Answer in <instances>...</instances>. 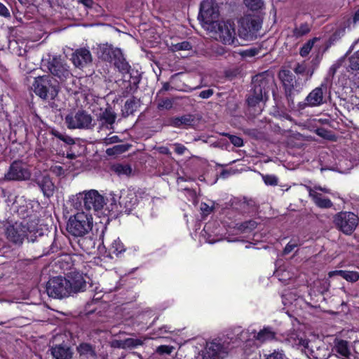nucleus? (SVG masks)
<instances>
[{
    "mask_svg": "<svg viewBox=\"0 0 359 359\" xmlns=\"http://www.w3.org/2000/svg\"><path fill=\"white\" fill-rule=\"evenodd\" d=\"M51 355L55 359H72L73 352L67 346L56 345L50 349Z\"/></svg>",
    "mask_w": 359,
    "mask_h": 359,
    "instance_id": "obj_24",
    "label": "nucleus"
},
{
    "mask_svg": "<svg viewBox=\"0 0 359 359\" xmlns=\"http://www.w3.org/2000/svg\"><path fill=\"white\" fill-rule=\"evenodd\" d=\"M306 71V67L304 64H297L294 69V72L297 74H305Z\"/></svg>",
    "mask_w": 359,
    "mask_h": 359,
    "instance_id": "obj_53",
    "label": "nucleus"
},
{
    "mask_svg": "<svg viewBox=\"0 0 359 359\" xmlns=\"http://www.w3.org/2000/svg\"><path fill=\"white\" fill-rule=\"evenodd\" d=\"M175 151L179 154L182 155L185 153L186 151H187V149L186 147H184L183 144L175 143L173 144Z\"/></svg>",
    "mask_w": 359,
    "mask_h": 359,
    "instance_id": "obj_50",
    "label": "nucleus"
},
{
    "mask_svg": "<svg viewBox=\"0 0 359 359\" xmlns=\"http://www.w3.org/2000/svg\"><path fill=\"white\" fill-rule=\"evenodd\" d=\"M335 275L340 276L346 280L352 283L356 282L359 279V273L357 271L339 270L330 271L328 273L329 277H332Z\"/></svg>",
    "mask_w": 359,
    "mask_h": 359,
    "instance_id": "obj_28",
    "label": "nucleus"
},
{
    "mask_svg": "<svg viewBox=\"0 0 359 359\" xmlns=\"http://www.w3.org/2000/svg\"><path fill=\"white\" fill-rule=\"evenodd\" d=\"M198 18L203 22V26L207 29L217 21L219 10L215 0H205L201 3Z\"/></svg>",
    "mask_w": 359,
    "mask_h": 359,
    "instance_id": "obj_10",
    "label": "nucleus"
},
{
    "mask_svg": "<svg viewBox=\"0 0 359 359\" xmlns=\"http://www.w3.org/2000/svg\"><path fill=\"white\" fill-rule=\"evenodd\" d=\"M124 348H132L140 346L143 341L140 339L128 338L123 340Z\"/></svg>",
    "mask_w": 359,
    "mask_h": 359,
    "instance_id": "obj_39",
    "label": "nucleus"
},
{
    "mask_svg": "<svg viewBox=\"0 0 359 359\" xmlns=\"http://www.w3.org/2000/svg\"><path fill=\"white\" fill-rule=\"evenodd\" d=\"M244 2L246 6L253 11L261 9L264 6L262 0H244Z\"/></svg>",
    "mask_w": 359,
    "mask_h": 359,
    "instance_id": "obj_40",
    "label": "nucleus"
},
{
    "mask_svg": "<svg viewBox=\"0 0 359 359\" xmlns=\"http://www.w3.org/2000/svg\"><path fill=\"white\" fill-rule=\"evenodd\" d=\"M348 68L352 70H359V50L348 58Z\"/></svg>",
    "mask_w": 359,
    "mask_h": 359,
    "instance_id": "obj_36",
    "label": "nucleus"
},
{
    "mask_svg": "<svg viewBox=\"0 0 359 359\" xmlns=\"http://www.w3.org/2000/svg\"><path fill=\"white\" fill-rule=\"evenodd\" d=\"M31 172L26 163L20 161H14L5 173V181H22L29 180Z\"/></svg>",
    "mask_w": 359,
    "mask_h": 359,
    "instance_id": "obj_12",
    "label": "nucleus"
},
{
    "mask_svg": "<svg viewBox=\"0 0 359 359\" xmlns=\"http://www.w3.org/2000/svg\"><path fill=\"white\" fill-rule=\"evenodd\" d=\"M257 53V50L256 49L250 48L248 50H245L244 51H242L240 53V55L243 57H251L253 56H255Z\"/></svg>",
    "mask_w": 359,
    "mask_h": 359,
    "instance_id": "obj_49",
    "label": "nucleus"
},
{
    "mask_svg": "<svg viewBox=\"0 0 359 359\" xmlns=\"http://www.w3.org/2000/svg\"><path fill=\"white\" fill-rule=\"evenodd\" d=\"M69 283L66 278L57 276L50 278L46 284V292L49 297L62 299L70 295Z\"/></svg>",
    "mask_w": 359,
    "mask_h": 359,
    "instance_id": "obj_9",
    "label": "nucleus"
},
{
    "mask_svg": "<svg viewBox=\"0 0 359 359\" xmlns=\"http://www.w3.org/2000/svg\"><path fill=\"white\" fill-rule=\"evenodd\" d=\"M276 335L275 331L271 327H265L255 337L257 341L264 343L275 339Z\"/></svg>",
    "mask_w": 359,
    "mask_h": 359,
    "instance_id": "obj_27",
    "label": "nucleus"
},
{
    "mask_svg": "<svg viewBox=\"0 0 359 359\" xmlns=\"http://www.w3.org/2000/svg\"><path fill=\"white\" fill-rule=\"evenodd\" d=\"M314 40L315 39L309 40L301 48L299 51L301 56L306 57L309 55V53L311 50L312 47L313 46Z\"/></svg>",
    "mask_w": 359,
    "mask_h": 359,
    "instance_id": "obj_42",
    "label": "nucleus"
},
{
    "mask_svg": "<svg viewBox=\"0 0 359 359\" xmlns=\"http://www.w3.org/2000/svg\"><path fill=\"white\" fill-rule=\"evenodd\" d=\"M286 341L292 346L302 348V350L304 349L306 355L318 358V356L315 355L313 346L311 345V342L309 340L299 337L297 334L294 332L291 333L288 335Z\"/></svg>",
    "mask_w": 359,
    "mask_h": 359,
    "instance_id": "obj_17",
    "label": "nucleus"
},
{
    "mask_svg": "<svg viewBox=\"0 0 359 359\" xmlns=\"http://www.w3.org/2000/svg\"><path fill=\"white\" fill-rule=\"evenodd\" d=\"M208 30L212 33V37L225 45L236 46L238 43L234 25L229 21H217Z\"/></svg>",
    "mask_w": 359,
    "mask_h": 359,
    "instance_id": "obj_2",
    "label": "nucleus"
},
{
    "mask_svg": "<svg viewBox=\"0 0 359 359\" xmlns=\"http://www.w3.org/2000/svg\"><path fill=\"white\" fill-rule=\"evenodd\" d=\"M332 351L338 353L339 358H344L351 355V350L348 341L343 339H335Z\"/></svg>",
    "mask_w": 359,
    "mask_h": 359,
    "instance_id": "obj_25",
    "label": "nucleus"
},
{
    "mask_svg": "<svg viewBox=\"0 0 359 359\" xmlns=\"http://www.w3.org/2000/svg\"><path fill=\"white\" fill-rule=\"evenodd\" d=\"M230 142L236 147H241L243 144L242 138L236 135H229Z\"/></svg>",
    "mask_w": 359,
    "mask_h": 359,
    "instance_id": "obj_48",
    "label": "nucleus"
},
{
    "mask_svg": "<svg viewBox=\"0 0 359 359\" xmlns=\"http://www.w3.org/2000/svg\"><path fill=\"white\" fill-rule=\"evenodd\" d=\"M100 120L102 121V125L112 126L115 122L116 115L110 108H107L100 115Z\"/></svg>",
    "mask_w": 359,
    "mask_h": 359,
    "instance_id": "obj_29",
    "label": "nucleus"
},
{
    "mask_svg": "<svg viewBox=\"0 0 359 359\" xmlns=\"http://www.w3.org/2000/svg\"><path fill=\"white\" fill-rule=\"evenodd\" d=\"M51 133L55 137L60 139V140L63 141L64 142H65L68 144H73L74 143V140L71 137H69L58 130H52Z\"/></svg>",
    "mask_w": 359,
    "mask_h": 359,
    "instance_id": "obj_38",
    "label": "nucleus"
},
{
    "mask_svg": "<svg viewBox=\"0 0 359 359\" xmlns=\"http://www.w3.org/2000/svg\"><path fill=\"white\" fill-rule=\"evenodd\" d=\"M106 50L107 51V54L109 55V57L114 60L115 67L122 74H126L129 72L130 66L124 58L123 53L121 50V49H113L112 48L109 47L106 48Z\"/></svg>",
    "mask_w": 359,
    "mask_h": 359,
    "instance_id": "obj_18",
    "label": "nucleus"
},
{
    "mask_svg": "<svg viewBox=\"0 0 359 359\" xmlns=\"http://www.w3.org/2000/svg\"><path fill=\"white\" fill-rule=\"evenodd\" d=\"M135 104V101L133 100H127L126 104H125V107L129 110L130 109L131 111L133 110V107L134 105Z\"/></svg>",
    "mask_w": 359,
    "mask_h": 359,
    "instance_id": "obj_59",
    "label": "nucleus"
},
{
    "mask_svg": "<svg viewBox=\"0 0 359 359\" xmlns=\"http://www.w3.org/2000/svg\"><path fill=\"white\" fill-rule=\"evenodd\" d=\"M309 196L311 197L315 204L320 208H330L333 205L332 202L327 198L324 197L322 194L307 187Z\"/></svg>",
    "mask_w": 359,
    "mask_h": 359,
    "instance_id": "obj_22",
    "label": "nucleus"
},
{
    "mask_svg": "<svg viewBox=\"0 0 359 359\" xmlns=\"http://www.w3.org/2000/svg\"><path fill=\"white\" fill-rule=\"evenodd\" d=\"M333 222L343 233L351 235L358 225L359 217L352 212L343 211L334 216Z\"/></svg>",
    "mask_w": 359,
    "mask_h": 359,
    "instance_id": "obj_4",
    "label": "nucleus"
},
{
    "mask_svg": "<svg viewBox=\"0 0 359 359\" xmlns=\"http://www.w3.org/2000/svg\"><path fill=\"white\" fill-rule=\"evenodd\" d=\"M50 171L57 176H60L64 174L65 170L60 165H54L50 168Z\"/></svg>",
    "mask_w": 359,
    "mask_h": 359,
    "instance_id": "obj_52",
    "label": "nucleus"
},
{
    "mask_svg": "<svg viewBox=\"0 0 359 359\" xmlns=\"http://www.w3.org/2000/svg\"><path fill=\"white\" fill-rule=\"evenodd\" d=\"M194 122V116L192 115L187 114L182 116L171 118L168 121V124L176 128H187V127L192 126Z\"/></svg>",
    "mask_w": 359,
    "mask_h": 359,
    "instance_id": "obj_23",
    "label": "nucleus"
},
{
    "mask_svg": "<svg viewBox=\"0 0 359 359\" xmlns=\"http://www.w3.org/2000/svg\"><path fill=\"white\" fill-rule=\"evenodd\" d=\"M171 327H168L167 325H165V326H163L161 327L159 330L161 331V333H162V331H163V332H172L170 330Z\"/></svg>",
    "mask_w": 359,
    "mask_h": 359,
    "instance_id": "obj_62",
    "label": "nucleus"
},
{
    "mask_svg": "<svg viewBox=\"0 0 359 359\" xmlns=\"http://www.w3.org/2000/svg\"><path fill=\"white\" fill-rule=\"evenodd\" d=\"M48 68L53 76L57 77L62 81L71 76L68 66L60 57H53L48 62Z\"/></svg>",
    "mask_w": 359,
    "mask_h": 359,
    "instance_id": "obj_15",
    "label": "nucleus"
},
{
    "mask_svg": "<svg viewBox=\"0 0 359 359\" xmlns=\"http://www.w3.org/2000/svg\"><path fill=\"white\" fill-rule=\"evenodd\" d=\"M74 197L77 201H83L86 212L90 210L97 211L101 210L105 204L104 197L95 189H90L79 192Z\"/></svg>",
    "mask_w": 359,
    "mask_h": 359,
    "instance_id": "obj_7",
    "label": "nucleus"
},
{
    "mask_svg": "<svg viewBox=\"0 0 359 359\" xmlns=\"http://www.w3.org/2000/svg\"><path fill=\"white\" fill-rule=\"evenodd\" d=\"M34 93L44 100H53L57 95L56 86L50 83L49 76H42L35 78L33 83Z\"/></svg>",
    "mask_w": 359,
    "mask_h": 359,
    "instance_id": "obj_8",
    "label": "nucleus"
},
{
    "mask_svg": "<svg viewBox=\"0 0 359 359\" xmlns=\"http://www.w3.org/2000/svg\"><path fill=\"white\" fill-rule=\"evenodd\" d=\"M311 25L308 22L296 25L291 30L290 33L287 34V37L290 40L297 43L298 39L308 34L311 32Z\"/></svg>",
    "mask_w": 359,
    "mask_h": 359,
    "instance_id": "obj_21",
    "label": "nucleus"
},
{
    "mask_svg": "<svg viewBox=\"0 0 359 359\" xmlns=\"http://www.w3.org/2000/svg\"><path fill=\"white\" fill-rule=\"evenodd\" d=\"M266 359H287L283 351H274L269 354Z\"/></svg>",
    "mask_w": 359,
    "mask_h": 359,
    "instance_id": "obj_46",
    "label": "nucleus"
},
{
    "mask_svg": "<svg viewBox=\"0 0 359 359\" xmlns=\"http://www.w3.org/2000/svg\"><path fill=\"white\" fill-rule=\"evenodd\" d=\"M77 351L79 353L80 355L84 356L87 358H95L96 356L95 349L89 344H86V343L81 344L77 347Z\"/></svg>",
    "mask_w": 359,
    "mask_h": 359,
    "instance_id": "obj_30",
    "label": "nucleus"
},
{
    "mask_svg": "<svg viewBox=\"0 0 359 359\" xmlns=\"http://www.w3.org/2000/svg\"><path fill=\"white\" fill-rule=\"evenodd\" d=\"M110 250L112 253L116 255H118L119 254L125 251L124 245L119 240V238H117L114 241V242L111 243Z\"/></svg>",
    "mask_w": 359,
    "mask_h": 359,
    "instance_id": "obj_37",
    "label": "nucleus"
},
{
    "mask_svg": "<svg viewBox=\"0 0 359 359\" xmlns=\"http://www.w3.org/2000/svg\"><path fill=\"white\" fill-rule=\"evenodd\" d=\"M128 149V146L126 144H118L116 145L111 148H109L107 149L106 153L109 156L120 154Z\"/></svg>",
    "mask_w": 359,
    "mask_h": 359,
    "instance_id": "obj_35",
    "label": "nucleus"
},
{
    "mask_svg": "<svg viewBox=\"0 0 359 359\" xmlns=\"http://www.w3.org/2000/svg\"><path fill=\"white\" fill-rule=\"evenodd\" d=\"M279 77L285 86H293L294 76L289 70H282L279 73Z\"/></svg>",
    "mask_w": 359,
    "mask_h": 359,
    "instance_id": "obj_33",
    "label": "nucleus"
},
{
    "mask_svg": "<svg viewBox=\"0 0 359 359\" xmlns=\"http://www.w3.org/2000/svg\"><path fill=\"white\" fill-rule=\"evenodd\" d=\"M0 15H2L5 18H8L11 15L8 9L1 3H0Z\"/></svg>",
    "mask_w": 359,
    "mask_h": 359,
    "instance_id": "obj_57",
    "label": "nucleus"
},
{
    "mask_svg": "<svg viewBox=\"0 0 359 359\" xmlns=\"http://www.w3.org/2000/svg\"><path fill=\"white\" fill-rule=\"evenodd\" d=\"M36 233L38 231L34 229H30L29 226L22 224L15 223L6 228V236L9 241L16 245H21L25 237L29 241L34 242L36 237L35 236Z\"/></svg>",
    "mask_w": 359,
    "mask_h": 359,
    "instance_id": "obj_3",
    "label": "nucleus"
},
{
    "mask_svg": "<svg viewBox=\"0 0 359 359\" xmlns=\"http://www.w3.org/2000/svg\"><path fill=\"white\" fill-rule=\"evenodd\" d=\"M299 243L296 240H291L285 247L283 254L287 255L290 253L294 248L299 245Z\"/></svg>",
    "mask_w": 359,
    "mask_h": 359,
    "instance_id": "obj_43",
    "label": "nucleus"
},
{
    "mask_svg": "<svg viewBox=\"0 0 359 359\" xmlns=\"http://www.w3.org/2000/svg\"><path fill=\"white\" fill-rule=\"evenodd\" d=\"M93 225L92 215L89 212L82 210L69 217L67 230L72 236L83 237L92 230Z\"/></svg>",
    "mask_w": 359,
    "mask_h": 359,
    "instance_id": "obj_1",
    "label": "nucleus"
},
{
    "mask_svg": "<svg viewBox=\"0 0 359 359\" xmlns=\"http://www.w3.org/2000/svg\"><path fill=\"white\" fill-rule=\"evenodd\" d=\"M315 189H316L315 191L319 190V191H323V192H325V193H330V189H328L327 188H323L321 187H316Z\"/></svg>",
    "mask_w": 359,
    "mask_h": 359,
    "instance_id": "obj_64",
    "label": "nucleus"
},
{
    "mask_svg": "<svg viewBox=\"0 0 359 359\" xmlns=\"http://www.w3.org/2000/svg\"><path fill=\"white\" fill-rule=\"evenodd\" d=\"M113 169L120 176H129L132 173V168L128 164H116L114 165Z\"/></svg>",
    "mask_w": 359,
    "mask_h": 359,
    "instance_id": "obj_32",
    "label": "nucleus"
},
{
    "mask_svg": "<svg viewBox=\"0 0 359 359\" xmlns=\"http://www.w3.org/2000/svg\"><path fill=\"white\" fill-rule=\"evenodd\" d=\"M170 48L172 51L189 50L191 49V45L189 42L184 41L175 44H172Z\"/></svg>",
    "mask_w": 359,
    "mask_h": 359,
    "instance_id": "obj_41",
    "label": "nucleus"
},
{
    "mask_svg": "<svg viewBox=\"0 0 359 359\" xmlns=\"http://www.w3.org/2000/svg\"><path fill=\"white\" fill-rule=\"evenodd\" d=\"M174 349V347L172 346L168 345H161L157 347L156 351V353L163 355V354H170Z\"/></svg>",
    "mask_w": 359,
    "mask_h": 359,
    "instance_id": "obj_45",
    "label": "nucleus"
},
{
    "mask_svg": "<svg viewBox=\"0 0 359 359\" xmlns=\"http://www.w3.org/2000/svg\"><path fill=\"white\" fill-rule=\"evenodd\" d=\"M159 151L161 154H166V155H170V151L168 147H161L159 148Z\"/></svg>",
    "mask_w": 359,
    "mask_h": 359,
    "instance_id": "obj_61",
    "label": "nucleus"
},
{
    "mask_svg": "<svg viewBox=\"0 0 359 359\" xmlns=\"http://www.w3.org/2000/svg\"><path fill=\"white\" fill-rule=\"evenodd\" d=\"M339 66H340L339 62L332 65L329 69L330 74H331L332 76H334V74H335L337 69L339 67Z\"/></svg>",
    "mask_w": 359,
    "mask_h": 359,
    "instance_id": "obj_58",
    "label": "nucleus"
},
{
    "mask_svg": "<svg viewBox=\"0 0 359 359\" xmlns=\"http://www.w3.org/2000/svg\"><path fill=\"white\" fill-rule=\"evenodd\" d=\"M257 226V222H255V221H248L245 223H243V227L245 229H249V230H252L254 229H255Z\"/></svg>",
    "mask_w": 359,
    "mask_h": 359,
    "instance_id": "obj_56",
    "label": "nucleus"
},
{
    "mask_svg": "<svg viewBox=\"0 0 359 359\" xmlns=\"http://www.w3.org/2000/svg\"><path fill=\"white\" fill-rule=\"evenodd\" d=\"M214 93V91L212 89H208L203 90L200 93L199 97L202 99H208Z\"/></svg>",
    "mask_w": 359,
    "mask_h": 359,
    "instance_id": "obj_55",
    "label": "nucleus"
},
{
    "mask_svg": "<svg viewBox=\"0 0 359 359\" xmlns=\"http://www.w3.org/2000/svg\"><path fill=\"white\" fill-rule=\"evenodd\" d=\"M267 82L265 79H259V77L253 80V89L251 95L248 98L250 106H255L257 103L263 101L267 94L266 88Z\"/></svg>",
    "mask_w": 359,
    "mask_h": 359,
    "instance_id": "obj_14",
    "label": "nucleus"
},
{
    "mask_svg": "<svg viewBox=\"0 0 359 359\" xmlns=\"http://www.w3.org/2000/svg\"><path fill=\"white\" fill-rule=\"evenodd\" d=\"M327 90V83L323 82L318 87L314 88L306 97V104L309 107L320 106L325 102L324 93Z\"/></svg>",
    "mask_w": 359,
    "mask_h": 359,
    "instance_id": "obj_16",
    "label": "nucleus"
},
{
    "mask_svg": "<svg viewBox=\"0 0 359 359\" xmlns=\"http://www.w3.org/2000/svg\"><path fill=\"white\" fill-rule=\"evenodd\" d=\"M69 283V290L70 295L72 293L83 292L86 287V282L82 274L79 272H72L68 275L67 278Z\"/></svg>",
    "mask_w": 359,
    "mask_h": 359,
    "instance_id": "obj_19",
    "label": "nucleus"
},
{
    "mask_svg": "<svg viewBox=\"0 0 359 359\" xmlns=\"http://www.w3.org/2000/svg\"><path fill=\"white\" fill-rule=\"evenodd\" d=\"M172 102L170 99H163L159 101L158 103V109H169L172 107Z\"/></svg>",
    "mask_w": 359,
    "mask_h": 359,
    "instance_id": "obj_47",
    "label": "nucleus"
},
{
    "mask_svg": "<svg viewBox=\"0 0 359 359\" xmlns=\"http://www.w3.org/2000/svg\"><path fill=\"white\" fill-rule=\"evenodd\" d=\"M238 24V35L241 38L245 40L253 39L261 27L259 20L249 15L241 18Z\"/></svg>",
    "mask_w": 359,
    "mask_h": 359,
    "instance_id": "obj_11",
    "label": "nucleus"
},
{
    "mask_svg": "<svg viewBox=\"0 0 359 359\" xmlns=\"http://www.w3.org/2000/svg\"><path fill=\"white\" fill-rule=\"evenodd\" d=\"M79 245L83 249V250L88 254L92 253L93 250L95 248V243L93 238L83 236L79 239Z\"/></svg>",
    "mask_w": 359,
    "mask_h": 359,
    "instance_id": "obj_31",
    "label": "nucleus"
},
{
    "mask_svg": "<svg viewBox=\"0 0 359 359\" xmlns=\"http://www.w3.org/2000/svg\"><path fill=\"white\" fill-rule=\"evenodd\" d=\"M72 60L76 67H83L91 62L92 55L89 50L79 48L72 54Z\"/></svg>",
    "mask_w": 359,
    "mask_h": 359,
    "instance_id": "obj_20",
    "label": "nucleus"
},
{
    "mask_svg": "<svg viewBox=\"0 0 359 359\" xmlns=\"http://www.w3.org/2000/svg\"><path fill=\"white\" fill-rule=\"evenodd\" d=\"M37 184L44 196L50 197L53 194L55 186L48 176H43L41 178L38 179Z\"/></svg>",
    "mask_w": 359,
    "mask_h": 359,
    "instance_id": "obj_26",
    "label": "nucleus"
},
{
    "mask_svg": "<svg viewBox=\"0 0 359 359\" xmlns=\"http://www.w3.org/2000/svg\"><path fill=\"white\" fill-rule=\"evenodd\" d=\"M111 203L120 206L121 211L130 213L137 204V197L135 191L123 189L120 194H110Z\"/></svg>",
    "mask_w": 359,
    "mask_h": 359,
    "instance_id": "obj_5",
    "label": "nucleus"
},
{
    "mask_svg": "<svg viewBox=\"0 0 359 359\" xmlns=\"http://www.w3.org/2000/svg\"><path fill=\"white\" fill-rule=\"evenodd\" d=\"M229 353V347L221 339L207 341L201 352V359H224Z\"/></svg>",
    "mask_w": 359,
    "mask_h": 359,
    "instance_id": "obj_6",
    "label": "nucleus"
},
{
    "mask_svg": "<svg viewBox=\"0 0 359 359\" xmlns=\"http://www.w3.org/2000/svg\"><path fill=\"white\" fill-rule=\"evenodd\" d=\"M110 345L112 348L125 349L123 340L114 339L110 342Z\"/></svg>",
    "mask_w": 359,
    "mask_h": 359,
    "instance_id": "obj_54",
    "label": "nucleus"
},
{
    "mask_svg": "<svg viewBox=\"0 0 359 359\" xmlns=\"http://www.w3.org/2000/svg\"><path fill=\"white\" fill-rule=\"evenodd\" d=\"M120 138L117 135L106 137L103 140V143L105 144H111L120 142Z\"/></svg>",
    "mask_w": 359,
    "mask_h": 359,
    "instance_id": "obj_51",
    "label": "nucleus"
},
{
    "mask_svg": "<svg viewBox=\"0 0 359 359\" xmlns=\"http://www.w3.org/2000/svg\"><path fill=\"white\" fill-rule=\"evenodd\" d=\"M353 20L355 23L359 21V8L355 11Z\"/></svg>",
    "mask_w": 359,
    "mask_h": 359,
    "instance_id": "obj_63",
    "label": "nucleus"
},
{
    "mask_svg": "<svg viewBox=\"0 0 359 359\" xmlns=\"http://www.w3.org/2000/svg\"><path fill=\"white\" fill-rule=\"evenodd\" d=\"M215 209V202L208 201V202H202L200 205L201 213L203 217H207L211 214Z\"/></svg>",
    "mask_w": 359,
    "mask_h": 359,
    "instance_id": "obj_34",
    "label": "nucleus"
},
{
    "mask_svg": "<svg viewBox=\"0 0 359 359\" xmlns=\"http://www.w3.org/2000/svg\"><path fill=\"white\" fill-rule=\"evenodd\" d=\"M78 1L89 8L92 7L93 3L92 0H78Z\"/></svg>",
    "mask_w": 359,
    "mask_h": 359,
    "instance_id": "obj_60",
    "label": "nucleus"
},
{
    "mask_svg": "<svg viewBox=\"0 0 359 359\" xmlns=\"http://www.w3.org/2000/svg\"><path fill=\"white\" fill-rule=\"evenodd\" d=\"M65 121L69 128H89L93 126L91 116L84 111L67 115Z\"/></svg>",
    "mask_w": 359,
    "mask_h": 359,
    "instance_id": "obj_13",
    "label": "nucleus"
},
{
    "mask_svg": "<svg viewBox=\"0 0 359 359\" xmlns=\"http://www.w3.org/2000/svg\"><path fill=\"white\" fill-rule=\"evenodd\" d=\"M262 179L266 185L274 186L278 183V178L273 175H262Z\"/></svg>",
    "mask_w": 359,
    "mask_h": 359,
    "instance_id": "obj_44",
    "label": "nucleus"
}]
</instances>
